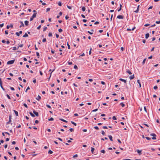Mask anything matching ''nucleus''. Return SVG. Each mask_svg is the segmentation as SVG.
<instances>
[{
    "label": "nucleus",
    "mask_w": 160,
    "mask_h": 160,
    "mask_svg": "<svg viewBox=\"0 0 160 160\" xmlns=\"http://www.w3.org/2000/svg\"><path fill=\"white\" fill-rule=\"evenodd\" d=\"M15 61V60H10L9 61H8L7 62V64H11L14 63V61Z\"/></svg>",
    "instance_id": "nucleus-1"
},
{
    "label": "nucleus",
    "mask_w": 160,
    "mask_h": 160,
    "mask_svg": "<svg viewBox=\"0 0 160 160\" xmlns=\"http://www.w3.org/2000/svg\"><path fill=\"white\" fill-rule=\"evenodd\" d=\"M150 135L152 136H153V137L152 138V139L153 140H156V138L155 137L156 136V135L154 133H152L150 134Z\"/></svg>",
    "instance_id": "nucleus-2"
},
{
    "label": "nucleus",
    "mask_w": 160,
    "mask_h": 160,
    "mask_svg": "<svg viewBox=\"0 0 160 160\" xmlns=\"http://www.w3.org/2000/svg\"><path fill=\"white\" fill-rule=\"evenodd\" d=\"M33 113L36 116H38L39 115L38 113V112H36L35 110H33Z\"/></svg>",
    "instance_id": "nucleus-3"
},
{
    "label": "nucleus",
    "mask_w": 160,
    "mask_h": 160,
    "mask_svg": "<svg viewBox=\"0 0 160 160\" xmlns=\"http://www.w3.org/2000/svg\"><path fill=\"white\" fill-rule=\"evenodd\" d=\"M117 18L118 19H123L124 18V17L121 15H119L118 16Z\"/></svg>",
    "instance_id": "nucleus-4"
},
{
    "label": "nucleus",
    "mask_w": 160,
    "mask_h": 160,
    "mask_svg": "<svg viewBox=\"0 0 160 160\" xmlns=\"http://www.w3.org/2000/svg\"><path fill=\"white\" fill-rule=\"evenodd\" d=\"M11 119H12V116L11 115H10L9 116V121L7 122V124H8L10 122H11Z\"/></svg>",
    "instance_id": "nucleus-5"
},
{
    "label": "nucleus",
    "mask_w": 160,
    "mask_h": 160,
    "mask_svg": "<svg viewBox=\"0 0 160 160\" xmlns=\"http://www.w3.org/2000/svg\"><path fill=\"white\" fill-rule=\"evenodd\" d=\"M142 151V150H139L138 149L137 150V152H138V153L139 155H140L141 154H142V153H141Z\"/></svg>",
    "instance_id": "nucleus-6"
},
{
    "label": "nucleus",
    "mask_w": 160,
    "mask_h": 160,
    "mask_svg": "<svg viewBox=\"0 0 160 160\" xmlns=\"http://www.w3.org/2000/svg\"><path fill=\"white\" fill-rule=\"evenodd\" d=\"M119 80L124 82L125 83H126L127 82V81L121 78L119 79Z\"/></svg>",
    "instance_id": "nucleus-7"
},
{
    "label": "nucleus",
    "mask_w": 160,
    "mask_h": 160,
    "mask_svg": "<svg viewBox=\"0 0 160 160\" xmlns=\"http://www.w3.org/2000/svg\"><path fill=\"white\" fill-rule=\"evenodd\" d=\"M20 22L21 24V25L19 26L20 28H21L22 27L24 26V25L23 23L22 22V21H20Z\"/></svg>",
    "instance_id": "nucleus-8"
},
{
    "label": "nucleus",
    "mask_w": 160,
    "mask_h": 160,
    "mask_svg": "<svg viewBox=\"0 0 160 160\" xmlns=\"http://www.w3.org/2000/svg\"><path fill=\"white\" fill-rule=\"evenodd\" d=\"M137 82L139 84V87L140 88L141 87V84L140 83V80H138L137 81Z\"/></svg>",
    "instance_id": "nucleus-9"
},
{
    "label": "nucleus",
    "mask_w": 160,
    "mask_h": 160,
    "mask_svg": "<svg viewBox=\"0 0 160 160\" xmlns=\"http://www.w3.org/2000/svg\"><path fill=\"white\" fill-rule=\"evenodd\" d=\"M41 99V97L39 95H38V96L36 98V99L39 101Z\"/></svg>",
    "instance_id": "nucleus-10"
},
{
    "label": "nucleus",
    "mask_w": 160,
    "mask_h": 160,
    "mask_svg": "<svg viewBox=\"0 0 160 160\" xmlns=\"http://www.w3.org/2000/svg\"><path fill=\"white\" fill-rule=\"evenodd\" d=\"M134 78V75L133 74L132 75L130 76L129 77V78L131 80L133 79Z\"/></svg>",
    "instance_id": "nucleus-11"
},
{
    "label": "nucleus",
    "mask_w": 160,
    "mask_h": 160,
    "mask_svg": "<svg viewBox=\"0 0 160 160\" xmlns=\"http://www.w3.org/2000/svg\"><path fill=\"white\" fill-rule=\"evenodd\" d=\"M135 28V27H133L132 29H129V28H127V31H131V30H134V29Z\"/></svg>",
    "instance_id": "nucleus-12"
},
{
    "label": "nucleus",
    "mask_w": 160,
    "mask_h": 160,
    "mask_svg": "<svg viewBox=\"0 0 160 160\" xmlns=\"http://www.w3.org/2000/svg\"><path fill=\"white\" fill-rule=\"evenodd\" d=\"M26 26H28V25L29 22L28 21H25L24 22Z\"/></svg>",
    "instance_id": "nucleus-13"
},
{
    "label": "nucleus",
    "mask_w": 160,
    "mask_h": 160,
    "mask_svg": "<svg viewBox=\"0 0 160 160\" xmlns=\"http://www.w3.org/2000/svg\"><path fill=\"white\" fill-rule=\"evenodd\" d=\"M149 33H147L145 35V38L146 39H147L149 37Z\"/></svg>",
    "instance_id": "nucleus-14"
},
{
    "label": "nucleus",
    "mask_w": 160,
    "mask_h": 160,
    "mask_svg": "<svg viewBox=\"0 0 160 160\" xmlns=\"http://www.w3.org/2000/svg\"><path fill=\"white\" fill-rule=\"evenodd\" d=\"M126 72L128 73L129 74H132V73L129 70H127Z\"/></svg>",
    "instance_id": "nucleus-15"
},
{
    "label": "nucleus",
    "mask_w": 160,
    "mask_h": 160,
    "mask_svg": "<svg viewBox=\"0 0 160 160\" xmlns=\"http://www.w3.org/2000/svg\"><path fill=\"white\" fill-rule=\"evenodd\" d=\"M108 137H109L110 140L111 141H113V140H112V136L111 135H109L108 136Z\"/></svg>",
    "instance_id": "nucleus-16"
},
{
    "label": "nucleus",
    "mask_w": 160,
    "mask_h": 160,
    "mask_svg": "<svg viewBox=\"0 0 160 160\" xmlns=\"http://www.w3.org/2000/svg\"><path fill=\"white\" fill-rule=\"evenodd\" d=\"M13 111L15 112L16 115V116H18V112L17 111H16L15 110H14Z\"/></svg>",
    "instance_id": "nucleus-17"
},
{
    "label": "nucleus",
    "mask_w": 160,
    "mask_h": 160,
    "mask_svg": "<svg viewBox=\"0 0 160 160\" xmlns=\"http://www.w3.org/2000/svg\"><path fill=\"white\" fill-rule=\"evenodd\" d=\"M37 13H34L32 16L33 18H35L36 17Z\"/></svg>",
    "instance_id": "nucleus-18"
},
{
    "label": "nucleus",
    "mask_w": 160,
    "mask_h": 160,
    "mask_svg": "<svg viewBox=\"0 0 160 160\" xmlns=\"http://www.w3.org/2000/svg\"><path fill=\"white\" fill-rule=\"evenodd\" d=\"M59 120H61V121H63V122H68L67 121H66V120H64L63 119H62L60 118Z\"/></svg>",
    "instance_id": "nucleus-19"
},
{
    "label": "nucleus",
    "mask_w": 160,
    "mask_h": 160,
    "mask_svg": "<svg viewBox=\"0 0 160 160\" xmlns=\"http://www.w3.org/2000/svg\"><path fill=\"white\" fill-rule=\"evenodd\" d=\"M52 153H53V152L50 150H49V151H48V154H51Z\"/></svg>",
    "instance_id": "nucleus-20"
},
{
    "label": "nucleus",
    "mask_w": 160,
    "mask_h": 160,
    "mask_svg": "<svg viewBox=\"0 0 160 160\" xmlns=\"http://www.w3.org/2000/svg\"><path fill=\"white\" fill-rule=\"evenodd\" d=\"M29 113L32 117H35V115L34 114H33L32 112H30Z\"/></svg>",
    "instance_id": "nucleus-21"
},
{
    "label": "nucleus",
    "mask_w": 160,
    "mask_h": 160,
    "mask_svg": "<svg viewBox=\"0 0 160 160\" xmlns=\"http://www.w3.org/2000/svg\"><path fill=\"white\" fill-rule=\"evenodd\" d=\"M120 105L122 106V107H123L125 106V105L123 102L121 103H120Z\"/></svg>",
    "instance_id": "nucleus-22"
},
{
    "label": "nucleus",
    "mask_w": 160,
    "mask_h": 160,
    "mask_svg": "<svg viewBox=\"0 0 160 160\" xmlns=\"http://www.w3.org/2000/svg\"><path fill=\"white\" fill-rule=\"evenodd\" d=\"M85 10H86V8L85 7H83L82 8V10L83 11H85Z\"/></svg>",
    "instance_id": "nucleus-23"
},
{
    "label": "nucleus",
    "mask_w": 160,
    "mask_h": 160,
    "mask_svg": "<svg viewBox=\"0 0 160 160\" xmlns=\"http://www.w3.org/2000/svg\"><path fill=\"white\" fill-rule=\"evenodd\" d=\"M94 149H95L94 148H92V147L91 148V151L92 153L93 154V152H94Z\"/></svg>",
    "instance_id": "nucleus-24"
},
{
    "label": "nucleus",
    "mask_w": 160,
    "mask_h": 160,
    "mask_svg": "<svg viewBox=\"0 0 160 160\" xmlns=\"http://www.w3.org/2000/svg\"><path fill=\"white\" fill-rule=\"evenodd\" d=\"M28 37V35L26 33L23 36V37Z\"/></svg>",
    "instance_id": "nucleus-25"
},
{
    "label": "nucleus",
    "mask_w": 160,
    "mask_h": 160,
    "mask_svg": "<svg viewBox=\"0 0 160 160\" xmlns=\"http://www.w3.org/2000/svg\"><path fill=\"white\" fill-rule=\"evenodd\" d=\"M71 123H72V124H73L75 126H76L77 125V124H76V123L74 122H73V121H71Z\"/></svg>",
    "instance_id": "nucleus-26"
},
{
    "label": "nucleus",
    "mask_w": 160,
    "mask_h": 160,
    "mask_svg": "<svg viewBox=\"0 0 160 160\" xmlns=\"http://www.w3.org/2000/svg\"><path fill=\"white\" fill-rule=\"evenodd\" d=\"M145 138L147 140H150L151 139L150 138L148 137H145Z\"/></svg>",
    "instance_id": "nucleus-27"
},
{
    "label": "nucleus",
    "mask_w": 160,
    "mask_h": 160,
    "mask_svg": "<svg viewBox=\"0 0 160 160\" xmlns=\"http://www.w3.org/2000/svg\"><path fill=\"white\" fill-rule=\"evenodd\" d=\"M48 120L49 121H53L54 120V119L52 118H50Z\"/></svg>",
    "instance_id": "nucleus-28"
},
{
    "label": "nucleus",
    "mask_w": 160,
    "mask_h": 160,
    "mask_svg": "<svg viewBox=\"0 0 160 160\" xmlns=\"http://www.w3.org/2000/svg\"><path fill=\"white\" fill-rule=\"evenodd\" d=\"M146 58H145L143 61L142 62V64H144L145 63Z\"/></svg>",
    "instance_id": "nucleus-29"
},
{
    "label": "nucleus",
    "mask_w": 160,
    "mask_h": 160,
    "mask_svg": "<svg viewBox=\"0 0 160 160\" xmlns=\"http://www.w3.org/2000/svg\"><path fill=\"white\" fill-rule=\"evenodd\" d=\"M23 46V44H21L19 45V46H18V49L19 47H22Z\"/></svg>",
    "instance_id": "nucleus-30"
},
{
    "label": "nucleus",
    "mask_w": 160,
    "mask_h": 160,
    "mask_svg": "<svg viewBox=\"0 0 160 160\" xmlns=\"http://www.w3.org/2000/svg\"><path fill=\"white\" fill-rule=\"evenodd\" d=\"M36 55H37V56L38 57V58H39V52H36Z\"/></svg>",
    "instance_id": "nucleus-31"
},
{
    "label": "nucleus",
    "mask_w": 160,
    "mask_h": 160,
    "mask_svg": "<svg viewBox=\"0 0 160 160\" xmlns=\"http://www.w3.org/2000/svg\"><path fill=\"white\" fill-rule=\"evenodd\" d=\"M74 68L75 69H78L77 66L76 65H75L74 67Z\"/></svg>",
    "instance_id": "nucleus-32"
},
{
    "label": "nucleus",
    "mask_w": 160,
    "mask_h": 160,
    "mask_svg": "<svg viewBox=\"0 0 160 160\" xmlns=\"http://www.w3.org/2000/svg\"><path fill=\"white\" fill-rule=\"evenodd\" d=\"M101 152L103 153H104L105 152V151L104 150H102L101 151Z\"/></svg>",
    "instance_id": "nucleus-33"
},
{
    "label": "nucleus",
    "mask_w": 160,
    "mask_h": 160,
    "mask_svg": "<svg viewBox=\"0 0 160 160\" xmlns=\"http://www.w3.org/2000/svg\"><path fill=\"white\" fill-rule=\"evenodd\" d=\"M47 27H44V28H43V32H44L45 31H46L47 29Z\"/></svg>",
    "instance_id": "nucleus-34"
},
{
    "label": "nucleus",
    "mask_w": 160,
    "mask_h": 160,
    "mask_svg": "<svg viewBox=\"0 0 160 160\" xmlns=\"http://www.w3.org/2000/svg\"><path fill=\"white\" fill-rule=\"evenodd\" d=\"M58 31L59 32H61L62 31V29L60 28L58 29Z\"/></svg>",
    "instance_id": "nucleus-35"
},
{
    "label": "nucleus",
    "mask_w": 160,
    "mask_h": 160,
    "mask_svg": "<svg viewBox=\"0 0 160 160\" xmlns=\"http://www.w3.org/2000/svg\"><path fill=\"white\" fill-rule=\"evenodd\" d=\"M58 5L59 6H62V3L61 2H59L58 3Z\"/></svg>",
    "instance_id": "nucleus-36"
},
{
    "label": "nucleus",
    "mask_w": 160,
    "mask_h": 160,
    "mask_svg": "<svg viewBox=\"0 0 160 160\" xmlns=\"http://www.w3.org/2000/svg\"><path fill=\"white\" fill-rule=\"evenodd\" d=\"M94 128L95 129H96V130H98L99 129V128H98V127H97V126H95V127H94Z\"/></svg>",
    "instance_id": "nucleus-37"
},
{
    "label": "nucleus",
    "mask_w": 160,
    "mask_h": 160,
    "mask_svg": "<svg viewBox=\"0 0 160 160\" xmlns=\"http://www.w3.org/2000/svg\"><path fill=\"white\" fill-rule=\"evenodd\" d=\"M46 41V39L45 38H44L42 39V41L43 42H45Z\"/></svg>",
    "instance_id": "nucleus-38"
},
{
    "label": "nucleus",
    "mask_w": 160,
    "mask_h": 160,
    "mask_svg": "<svg viewBox=\"0 0 160 160\" xmlns=\"http://www.w3.org/2000/svg\"><path fill=\"white\" fill-rule=\"evenodd\" d=\"M48 36L49 37H51L52 36V33L51 32H49L48 34Z\"/></svg>",
    "instance_id": "nucleus-39"
},
{
    "label": "nucleus",
    "mask_w": 160,
    "mask_h": 160,
    "mask_svg": "<svg viewBox=\"0 0 160 160\" xmlns=\"http://www.w3.org/2000/svg\"><path fill=\"white\" fill-rule=\"evenodd\" d=\"M70 131L71 132L73 131L74 129L72 128H71L69 129Z\"/></svg>",
    "instance_id": "nucleus-40"
},
{
    "label": "nucleus",
    "mask_w": 160,
    "mask_h": 160,
    "mask_svg": "<svg viewBox=\"0 0 160 160\" xmlns=\"http://www.w3.org/2000/svg\"><path fill=\"white\" fill-rule=\"evenodd\" d=\"M112 118L113 120H116L117 119L116 118L115 116H114L112 117Z\"/></svg>",
    "instance_id": "nucleus-41"
},
{
    "label": "nucleus",
    "mask_w": 160,
    "mask_h": 160,
    "mask_svg": "<svg viewBox=\"0 0 160 160\" xmlns=\"http://www.w3.org/2000/svg\"><path fill=\"white\" fill-rule=\"evenodd\" d=\"M157 88H158V87H157V86H154V87H153V89H154L156 90V89H157Z\"/></svg>",
    "instance_id": "nucleus-42"
},
{
    "label": "nucleus",
    "mask_w": 160,
    "mask_h": 160,
    "mask_svg": "<svg viewBox=\"0 0 160 160\" xmlns=\"http://www.w3.org/2000/svg\"><path fill=\"white\" fill-rule=\"evenodd\" d=\"M7 98H8V99H11V98L8 95V94H7L6 95Z\"/></svg>",
    "instance_id": "nucleus-43"
},
{
    "label": "nucleus",
    "mask_w": 160,
    "mask_h": 160,
    "mask_svg": "<svg viewBox=\"0 0 160 160\" xmlns=\"http://www.w3.org/2000/svg\"><path fill=\"white\" fill-rule=\"evenodd\" d=\"M16 34L18 36H19L20 35L19 33L18 32H16Z\"/></svg>",
    "instance_id": "nucleus-44"
},
{
    "label": "nucleus",
    "mask_w": 160,
    "mask_h": 160,
    "mask_svg": "<svg viewBox=\"0 0 160 160\" xmlns=\"http://www.w3.org/2000/svg\"><path fill=\"white\" fill-rule=\"evenodd\" d=\"M23 105L26 108H28V107L27 105L25 103H23Z\"/></svg>",
    "instance_id": "nucleus-45"
},
{
    "label": "nucleus",
    "mask_w": 160,
    "mask_h": 160,
    "mask_svg": "<svg viewBox=\"0 0 160 160\" xmlns=\"http://www.w3.org/2000/svg\"><path fill=\"white\" fill-rule=\"evenodd\" d=\"M78 156V155L77 154H75V155H74L73 156V158H74L77 157Z\"/></svg>",
    "instance_id": "nucleus-46"
},
{
    "label": "nucleus",
    "mask_w": 160,
    "mask_h": 160,
    "mask_svg": "<svg viewBox=\"0 0 160 160\" xmlns=\"http://www.w3.org/2000/svg\"><path fill=\"white\" fill-rule=\"evenodd\" d=\"M33 18V17H32V16L31 17V18H30V21H32L33 20V18Z\"/></svg>",
    "instance_id": "nucleus-47"
},
{
    "label": "nucleus",
    "mask_w": 160,
    "mask_h": 160,
    "mask_svg": "<svg viewBox=\"0 0 160 160\" xmlns=\"http://www.w3.org/2000/svg\"><path fill=\"white\" fill-rule=\"evenodd\" d=\"M92 50V48H91L90 50V51H89V55H90L91 53V50Z\"/></svg>",
    "instance_id": "nucleus-48"
},
{
    "label": "nucleus",
    "mask_w": 160,
    "mask_h": 160,
    "mask_svg": "<svg viewBox=\"0 0 160 160\" xmlns=\"http://www.w3.org/2000/svg\"><path fill=\"white\" fill-rule=\"evenodd\" d=\"M102 134L103 135H105V132H104V131H102Z\"/></svg>",
    "instance_id": "nucleus-49"
},
{
    "label": "nucleus",
    "mask_w": 160,
    "mask_h": 160,
    "mask_svg": "<svg viewBox=\"0 0 160 160\" xmlns=\"http://www.w3.org/2000/svg\"><path fill=\"white\" fill-rule=\"evenodd\" d=\"M144 110H145V112H147V109L145 107H144Z\"/></svg>",
    "instance_id": "nucleus-50"
},
{
    "label": "nucleus",
    "mask_w": 160,
    "mask_h": 160,
    "mask_svg": "<svg viewBox=\"0 0 160 160\" xmlns=\"http://www.w3.org/2000/svg\"><path fill=\"white\" fill-rule=\"evenodd\" d=\"M67 45L68 46V49H70V45L68 44V43H67Z\"/></svg>",
    "instance_id": "nucleus-51"
},
{
    "label": "nucleus",
    "mask_w": 160,
    "mask_h": 160,
    "mask_svg": "<svg viewBox=\"0 0 160 160\" xmlns=\"http://www.w3.org/2000/svg\"><path fill=\"white\" fill-rule=\"evenodd\" d=\"M150 25V24L148 23V24H145L144 25V26L145 27H147V26H149Z\"/></svg>",
    "instance_id": "nucleus-52"
},
{
    "label": "nucleus",
    "mask_w": 160,
    "mask_h": 160,
    "mask_svg": "<svg viewBox=\"0 0 160 160\" xmlns=\"http://www.w3.org/2000/svg\"><path fill=\"white\" fill-rule=\"evenodd\" d=\"M50 10V8H48L47 9L46 12H48V11Z\"/></svg>",
    "instance_id": "nucleus-53"
},
{
    "label": "nucleus",
    "mask_w": 160,
    "mask_h": 160,
    "mask_svg": "<svg viewBox=\"0 0 160 160\" xmlns=\"http://www.w3.org/2000/svg\"><path fill=\"white\" fill-rule=\"evenodd\" d=\"M39 122V121L38 120H36L35 121V123L36 124H38Z\"/></svg>",
    "instance_id": "nucleus-54"
},
{
    "label": "nucleus",
    "mask_w": 160,
    "mask_h": 160,
    "mask_svg": "<svg viewBox=\"0 0 160 160\" xmlns=\"http://www.w3.org/2000/svg\"><path fill=\"white\" fill-rule=\"evenodd\" d=\"M72 62H68V64L69 65H72Z\"/></svg>",
    "instance_id": "nucleus-55"
},
{
    "label": "nucleus",
    "mask_w": 160,
    "mask_h": 160,
    "mask_svg": "<svg viewBox=\"0 0 160 160\" xmlns=\"http://www.w3.org/2000/svg\"><path fill=\"white\" fill-rule=\"evenodd\" d=\"M17 49H18V48H17L16 47H14L13 48V50H16Z\"/></svg>",
    "instance_id": "nucleus-56"
},
{
    "label": "nucleus",
    "mask_w": 160,
    "mask_h": 160,
    "mask_svg": "<svg viewBox=\"0 0 160 160\" xmlns=\"http://www.w3.org/2000/svg\"><path fill=\"white\" fill-rule=\"evenodd\" d=\"M0 86H1V88L2 89V90H5L4 88L2 86V85H0Z\"/></svg>",
    "instance_id": "nucleus-57"
},
{
    "label": "nucleus",
    "mask_w": 160,
    "mask_h": 160,
    "mask_svg": "<svg viewBox=\"0 0 160 160\" xmlns=\"http://www.w3.org/2000/svg\"><path fill=\"white\" fill-rule=\"evenodd\" d=\"M51 52L52 54H54L55 53L54 51V50H51Z\"/></svg>",
    "instance_id": "nucleus-58"
},
{
    "label": "nucleus",
    "mask_w": 160,
    "mask_h": 160,
    "mask_svg": "<svg viewBox=\"0 0 160 160\" xmlns=\"http://www.w3.org/2000/svg\"><path fill=\"white\" fill-rule=\"evenodd\" d=\"M156 23L157 24H159V23H160V21H157L156 22Z\"/></svg>",
    "instance_id": "nucleus-59"
},
{
    "label": "nucleus",
    "mask_w": 160,
    "mask_h": 160,
    "mask_svg": "<svg viewBox=\"0 0 160 160\" xmlns=\"http://www.w3.org/2000/svg\"><path fill=\"white\" fill-rule=\"evenodd\" d=\"M67 6L68 8V9H72L71 7H70V6H68V5H67Z\"/></svg>",
    "instance_id": "nucleus-60"
},
{
    "label": "nucleus",
    "mask_w": 160,
    "mask_h": 160,
    "mask_svg": "<svg viewBox=\"0 0 160 160\" xmlns=\"http://www.w3.org/2000/svg\"><path fill=\"white\" fill-rule=\"evenodd\" d=\"M65 18V19L66 20H67L69 18V17L68 16L66 15V16Z\"/></svg>",
    "instance_id": "nucleus-61"
},
{
    "label": "nucleus",
    "mask_w": 160,
    "mask_h": 160,
    "mask_svg": "<svg viewBox=\"0 0 160 160\" xmlns=\"http://www.w3.org/2000/svg\"><path fill=\"white\" fill-rule=\"evenodd\" d=\"M12 144H13V145H14V144H16V142H15V141H13L12 142Z\"/></svg>",
    "instance_id": "nucleus-62"
},
{
    "label": "nucleus",
    "mask_w": 160,
    "mask_h": 160,
    "mask_svg": "<svg viewBox=\"0 0 160 160\" xmlns=\"http://www.w3.org/2000/svg\"><path fill=\"white\" fill-rule=\"evenodd\" d=\"M41 27V25H39L38 27H37V28L38 29H40V28Z\"/></svg>",
    "instance_id": "nucleus-63"
},
{
    "label": "nucleus",
    "mask_w": 160,
    "mask_h": 160,
    "mask_svg": "<svg viewBox=\"0 0 160 160\" xmlns=\"http://www.w3.org/2000/svg\"><path fill=\"white\" fill-rule=\"evenodd\" d=\"M21 126L20 124H19L18 126L17 127V128H21Z\"/></svg>",
    "instance_id": "nucleus-64"
}]
</instances>
